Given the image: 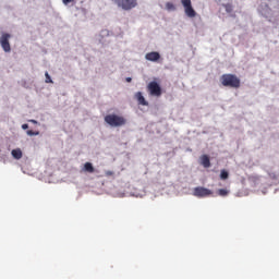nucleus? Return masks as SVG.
Listing matches in <instances>:
<instances>
[{
	"label": "nucleus",
	"instance_id": "423d86ee",
	"mask_svg": "<svg viewBox=\"0 0 279 279\" xmlns=\"http://www.w3.org/2000/svg\"><path fill=\"white\" fill-rule=\"evenodd\" d=\"M181 3L189 19H195V16H197V12H195V9H193V4L191 3V0H181Z\"/></svg>",
	"mask_w": 279,
	"mask_h": 279
},
{
	"label": "nucleus",
	"instance_id": "6e6552de",
	"mask_svg": "<svg viewBox=\"0 0 279 279\" xmlns=\"http://www.w3.org/2000/svg\"><path fill=\"white\" fill-rule=\"evenodd\" d=\"M145 58L149 62H158V59L160 58V53L157 51L148 52L145 54Z\"/></svg>",
	"mask_w": 279,
	"mask_h": 279
},
{
	"label": "nucleus",
	"instance_id": "20e7f679",
	"mask_svg": "<svg viewBox=\"0 0 279 279\" xmlns=\"http://www.w3.org/2000/svg\"><path fill=\"white\" fill-rule=\"evenodd\" d=\"M10 38H12L10 33H3L0 37V45L5 53H10V51H12V47L10 46Z\"/></svg>",
	"mask_w": 279,
	"mask_h": 279
},
{
	"label": "nucleus",
	"instance_id": "ddd939ff",
	"mask_svg": "<svg viewBox=\"0 0 279 279\" xmlns=\"http://www.w3.org/2000/svg\"><path fill=\"white\" fill-rule=\"evenodd\" d=\"M222 8H225L227 14H232L234 11V5H232V3H225L222 4Z\"/></svg>",
	"mask_w": 279,
	"mask_h": 279
},
{
	"label": "nucleus",
	"instance_id": "1a4fd4ad",
	"mask_svg": "<svg viewBox=\"0 0 279 279\" xmlns=\"http://www.w3.org/2000/svg\"><path fill=\"white\" fill-rule=\"evenodd\" d=\"M135 99L137 100L140 106H149V102L147 100H145V97L143 96V93H141V92H137L135 94Z\"/></svg>",
	"mask_w": 279,
	"mask_h": 279
},
{
	"label": "nucleus",
	"instance_id": "a211bd4d",
	"mask_svg": "<svg viewBox=\"0 0 279 279\" xmlns=\"http://www.w3.org/2000/svg\"><path fill=\"white\" fill-rule=\"evenodd\" d=\"M166 8H167V10H175V7L171 2H167Z\"/></svg>",
	"mask_w": 279,
	"mask_h": 279
},
{
	"label": "nucleus",
	"instance_id": "39448f33",
	"mask_svg": "<svg viewBox=\"0 0 279 279\" xmlns=\"http://www.w3.org/2000/svg\"><path fill=\"white\" fill-rule=\"evenodd\" d=\"M147 90L151 97H160L162 95V88L160 85L153 81L147 85Z\"/></svg>",
	"mask_w": 279,
	"mask_h": 279
},
{
	"label": "nucleus",
	"instance_id": "f8f14e48",
	"mask_svg": "<svg viewBox=\"0 0 279 279\" xmlns=\"http://www.w3.org/2000/svg\"><path fill=\"white\" fill-rule=\"evenodd\" d=\"M11 155L15 160H21L23 158V150H21V148L13 149Z\"/></svg>",
	"mask_w": 279,
	"mask_h": 279
},
{
	"label": "nucleus",
	"instance_id": "2eb2a0df",
	"mask_svg": "<svg viewBox=\"0 0 279 279\" xmlns=\"http://www.w3.org/2000/svg\"><path fill=\"white\" fill-rule=\"evenodd\" d=\"M228 178H230V173H228L227 170H221V172H220V179H221V180H228Z\"/></svg>",
	"mask_w": 279,
	"mask_h": 279
},
{
	"label": "nucleus",
	"instance_id": "4468645a",
	"mask_svg": "<svg viewBox=\"0 0 279 279\" xmlns=\"http://www.w3.org/2000/svg\"><path fill=\"white\" fill-rule=\"evenodd\" d=\"M230 193V191L226 190V189H220L218 190V195L220 197H227V195Z\"/></svg>",
	"mask_w": 279,
	"mask_h": 279
},
{
	"label": "nucleus",
	"instance_id": "7ed1b4c3",
	"mask_svg": "<svg viewBox=\"0 0 279 279\" xmlns=\"http://www.w3.org/2000/svg\"><path fill=\"white\" fill-rule=\"evenodd\" d=\"M114 3L118 5V8H121L125 11L133 10V8H136V5H138V2L136 0H114Z\"/></svg>",
	"mask_w": 279,
	"mask_h": 279
},
{
	"label": "nucleus",
	"instance_id": "dca6fc26",
	"mask_svg": "<svg viewBox=\"0 0 279 279\" xmlns=\"http://www.w3.org/2000/svg\"><path fill=\"white\" fill-rule=\"evenodd\" d=\"M45 77H46V84H53V81L51 80L49 72L45 73Z\"/></svg>",
	"mask_w": 279,
	"mask_h": 279
},
{
	"label": "nucleus",
	"instance_id": "f03ea898",
	"mask_svg": "<svg viewBox=\"0 0 279 279\" xmlns=\"http://www.w3.org/2000/svg\"><path fill=\"white\" fill-rule=\"evenodd\" d=\"M105 122H107L110 128H123V125L128 123V120L122 116L111 113L105 117Z\"/></svg>",
	"mask_w": 279,
	"mask_h": 279
},
{
	"label": "nucleus",
	"instance_id": "5701e85b",
	"mask_svg": "<svg viewBox=\"0 0 279 279\" xmlns=\"http://www.w3.org/2000/svg\"><path fill=\"white\" fill-rule=\"evenodd\" d=\"M32 123H36V120H31Z\"/></svg>",
	"mask_w": 279,
	"mask_h": 279
},
{
	"label": "nucleus",
	"instance_id": "f3484780",
	"mask_svg": "<svg viewBox=\"0 0 279 279\" xmlns=\"http://www.w3.org/2000/svg\"><path fill=\"white\" fill-rule=\"evenodd\" d=\"M26 134H27L28 136H38V134H40V132L28 130V131L26 132Z\"/></svg>",
	"mask_w": 279,
	"mask_h": 279
},
{
	"label": "nucleus",
	"instance_id": "0eeeda50",
	"mask_svg": "<svg viewBox=\"0 0 279 279\" xmlns=\"http://www.w3.org/2000/svg\"><path fill=\"white\" fill-rule=\"evenodd\" d=\"M193 195L194 197H209V195H213V191L206 187L197 186L194 189Z\"/></svg>",
	"mask_w": 279,
	"mask_h": 279
},
{
	"label": "nucleus",
	"instance_id": "f257e3e1",
	"mask_svg": "<svg viewBox=\"0 0 279 279\" xmlns=\"http://www.w3.org/2000/svg\"><path fill=\"white\" fill-rule=\"evenodd\" d=\"M220 83L222 86L229 88H241V78L235 74H222L220 76Z\"/></svg>",
	"mask_w": 279,
	"mask_h": 279
},
{
	"label": "nucleus",
	"instance_id": "412c9836",
	"mask_svg": "<svg viewBox=\"0 0 279 279\" xmlns=\"http://www.w3.org/2000/svg\"><path fill=\"white\" fill-rule=\"evenodd\" d=\"M28 128H29V124H23L22 125V130H28Z\"/></svg>",
	"mask_w": 279,
	"mask_h": 279
},
{
	"label": "nucleus",
	"instance_id": "9b49d317",
	"mask_svg": "<svg viewBox=\"0 0 279 279\" xmlns=\"http://www.w3.org/2000/svg\"><path fill=\"white\" fill-rule=\"evenodd\" d=\"M201 165H203L205 169H208L210 167V158L208 157V155H203L201 157Z\"/></svg>",
	"mask_w": 279,
	"mask_h": 279
},
{
	"label": "nucleus",
	"instance_id": "4be33fe9",
	"mask_svg": "<svg viewBox=\"0 0 279 279\" xmlns=\"http://www.w3.org/2000/svg\"><path fill=\"white\" fill-rule=\"evenodd\" d=\"M125 80L128 83L132 82V77H126Z\"/></svg>",
	"mask_w": 279,
	"mask_h": 279
},
{
	"label": "nucleus",
	"instance_id": "6ab92c4d",
	"mask_svg": "<svg viewBox=\"0 0 279 279\" xmlns=\"http://www.w3.org/2000/svg\"><path fill=\"white\" fill-rule=\"evenodd\" d=\"M105 174H106L107 178H110V177L114 175V171H112V170H107V171L105 172Z\"/></svg>",
	"mask_w": 279,
	"mask_h": 279
},
{
	"label": "nucleus",
	"instance_id": "aec40b11",
	"mask_svg": "<svg viewBox=\"0 0 279 279\" xmlns=\"http://www.w3.org/2000/svg\"><path fill=\"white\" fill-rule=\"evenodd\" d=\"M75 0H62L64 5H69V3H73Z\"/></svg>",
	"mask_w": 279,
	"mask_h": 279
},
{
	"label": "nucleus",
	"instance_id": "9d476101",
	"mask_svg": "<svg viewBox=\"0 0 279 279\" xmlns=\"http://www.w3.org/2000/svg\"><path fill=\"white\" fill-rule=\"evenodd\" d=\"M82 171L84 173H95V167L93 166V163L87 161L84 163Z\"/></svg>",
	"mask_w": 279,
	"mask_h": 279
}]
</instances>
